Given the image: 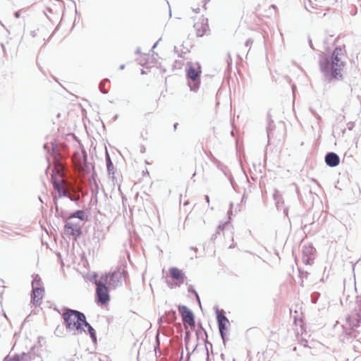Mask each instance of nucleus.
<instances>
[{"instance_id":"obj_1","label":"nucleus","mask_w":361,"mask_h":361,"mask_svg":"<svg viewBox=\"0 0 361 361\" xmlns=\"http://www.w3.org/2000/svg\"><path fill=\"white\" fill-rule=\"evenodd\" d=\"M343 54V47L336 46L330 56H326L324 53L319 55V71L325 81L331 82L343 79L342 71L346 63L341 58Z\"/></svg>"},{"instance_id":"obj_2","label":"nucleus","mask_w":361,"mask_h":361,"mask_svg":"<svg viewBox=\"0 0 361 361\" xmlns=\"http://www.w3.org/2000/svg\"><path fill=\"white\" fill-rule=\"evenodd\" d=\"M64 311L62 318L66 330L72 332L73 335L75 336L83 332L89 334L92 343H97L96 331L87 321L85 314L79 310L69 307H64Z\"/></svg>"},{"instance_id":"obj_3","label":"nucleus","mask_w":361,"mask_h":361,"mask_svg":"<svg viewBox=\"0 0 361 361\" xmlns=\"http://www.w3.org/2000/svg\"><path fill=\"white\" fill-rule=\"evenodd\" d=\"M197 68L192 62H188L186 68V78L188 85L191 91L196 92L200 85L201 66L199 63H196Z\"/></svg>"},{"instance_id":"obj_4","label":"nucleus","mask_w":361,"mask_h":361,"mask_svg":"<svg viewBox=\"0 0 361 361\" xmlns=\"http://www.w3.org/2000/svg\"><path fill=\"white\" fill-rule=\"evenodd\" d=\"M128 272L121 267L115 270L101 276L102 280L109 285L113 288H116L122 286L123 280L126 279Z\"/></svg>"},{"instance_id":"obj_5","label":"nucleus","mask_w":361,"mask_h":361,"mask_svg":"<svg viewBox=\"0 0 361 361\" xmlns=\"http://www.w3.org/2000/svg\"><path fill=\"white\" fill-rule=\"evenodd\" d=\"M216 318L218 325V329L219 331V334L222 339L223 343L226 345V342L228 341V328L230 326V322L228 319L224 314L220 312L218 307H216Z\"/></svg>"},{"instance_id":"obj_6","label":"nucleus","mask_w":361,"mask_h":361,"mask_svg":"<svg viewBox=\"0 0 361 361\" xmlns=\"http://www.w3.org/2000/svg\"><path fill=\"white\" fill-rule=\"evenodd\" d=\"M356 305L354 312L346 317V322L353 329L357 328L361 324V295L356 297Z\"/></svg>"},{"instance_id":"obj_7","label":"nucleus","mask_w":361,"mask_h":361,"mask_svg":"<svg viewBox=\"0 0 361 361\" xmlns=\"http://www.w3.org/2000/svg\"><path fill=\"white\" fill-rule=\"evenodd\" d=\"M110 301L109 288L104 281L99 283L95 290V302L97 304L106 305Z\"/></svg>"},{"instance_id":"obj_8","label":"nucleus","mask_w":361,"mask_h":361,"mask_svg":"<svg viewBox=\"0 0 361 361\" xmlns=\"http://www.w3.org/2000/svg\"><path fill=\"white\" fill-rule=\"evenodd\" d=\"M178 310L184 324H188L190 327L195 326V317L193 312L186 305H179Z\"/></svg>"},{"instance_id":"obj_9","label":"nucleus","mask_w":361,"mask_h":361,"mask_svg":"<svg viewBox=\"0 0 361 361\" xmlns=\"http://www.w3.org/2000/svg\"><path fill=\"white\" fill-rule=\"evenodd\" d=\"M171 277L175 281L173 284H170L168 282V286L171 288H173L174 286H180L187 279V276L185 275L183 271L175 267H171L169 270Z\"/></svg>"},{"instance_id":"obj_10","label":"nucleus","mask_w":361,"mask_h":361,"mask_svg":"<svg viewBox=\"0 0 361 361\" xmlns=\"http://www.w3.org/2000/svg\"><path fill=\"white\" fill-rule=\"evenodd\" d=\"M63 233L66 235L73 237L74 240H78L82 234V231L79 224H73L66 221L63 227Z\"/></svg>"},{"instance_id":"obj_11","label":"nucleus","mask_w":361,"mask_h":361,"mask_svg":"<svg viewBox=\"0 0 361 361\" xmlns=\"http://www.w3.org/2000/svg\"><path fill=\"white\" fill-rule=\"evenodd\" d=\"M195 334H196L197 340L202 339V341L204 343L205 348H206V351H207V361H209L208 345H209V346L212 348V344L210 342L206 341V340L208 338V334H207V331L202 326L201 322H198V323H197V329L195 331Z\"/></svg>"},{"instance_id":"obj_12","label":"nucleus","mask_w":361,"mask_h":361,"mask_svg":"<svg viewBox=\"0 0 361 361\" xmlns=\"http://www.w3.org/2000/svg\"><path fill=\"white\" fill-rule=\"evenodd\" d=\"M326 164L329 167H336L340 164L339 156L334 152H328L324 157Z\"/></svg>"},{"instance_id":"obj_13","label":"nucleus","mask_w":361,"mask_h":361,"mask_svg":"<svg viewBox=\"0 0 361 361\" xmlns=\"http://www.w3.org/2000/svg\"><path fill=\"white\" fill-rule=\"evenodd\" d=\"M33 294L31 296V302L35 306H39L44 292V288L40 286L39 288H32Z\"/></svg>"},{"instance_id":"obj_14","label":"nucleus","mask_w":361,"mask_h":361,"mask_svg":"<svg viewBox=\"0 0 361 361\" xmlns=\"http://www.w3.org/2000/svg\"><path fill=\"white\" fill-rule=\"evenodd\" d=\"M28 360H31L30 356L25 353H22L21 354L16 353L13 355L8 354L4 358L3 361H28Z\"/></svg>"},{"instance_id":"obj_15","label":"nucleus","mask_w":361,"mask_h":361,"mask_svg":"<svg viewBox=\"0 0 361 361\" xmlns=\"http://www.w3.org/2000/svg\"><path fill=\"white\" fill-rule=\"evenodd\" d=\"M105 159L108 175L110 178H112L114 179L115 174L114 166L107 150H106L105 153Z\"/></svg>"},{"instance_id":"obj_16","label":"nucleus","mask_w":361,"mask_h":361,"mask_svg":"<svg viewBox=\"0 0 361 361\" xmlns=\"http://www.w3.org/2000/svg\"><path fill=\"white\" fill-rule=\"evenodd\" d=\"M275 128V124L273 119L271 118V111L267 113V134L268 140H269L272 135V132Z\"/></svg>"},{"instance_id":"obj_17","label":"nucleus","mask_w":361,"mask_h":361,"mask_svg":"<svg viewBox=\"0 0 361 361\" xmlns=\"http://www.w3.org/2000/svg\"><path fill=\"white\" fill-rule=\"evenodd\" d=\"M165 314V317L166 318V321H167L168 324L173 323L176 321L177 314L174 310H171L168 312H166Z\"/></svg>"},{"instance_id":"obj_18","label":"nucleus","mask_w":361,"mask_h":361,"mask_svg":"<svg viewBox=\"0 0 361 361\" xmlns=\"http://www.w3.org/2000/svg\"><path fill=\"white\" fill-rule=\"evenodd\" d=\"M315 251H316V250L312 244H310L308 245H304L302 247V255H304V256L314 257Z\"/></svg>"},{"instance_id":"obj_19","label":"nucleus","mask_w":361,"mask_h":361,"mask_svg":"<svg viewBox=\"0 0 361 361\" xmlns=\"http://www.w3.org/2000/svg\"><path fill=\"white\" fill-rule=\"evenodd\" d=\"M85 212L84 210L78 209L73 212H71L68 216V219H71L77 218V219H80V221H83L85 219Z\"/></svg>"},{"instance_id":"obj_20","label":"nucleus","mask_w":361,"mask_h":361,"mask_svg":"<svg viewBox=\"0 0 361 361\" xmlns=\"http://www.w3.org/2000/svg\"><path fill=\"white\" fill-rule=\"evenodd\" d=\"M99 275L97 272H93L90 276L87 277V279L92 282V283L95 284L96 286L99 285V283H103L104 281L102 280L100 278V280H98Z\"/></svg>"},{"instance_id":"obj_21","label":"nucleus","mask_w":361,"mask_h":361,"mask_svg":"<svg viewBox=\"0 0 361 361\" xmlns=\"http://www.w3.org/2000/svg\"><path fill=\"white\" fill-rule=\"evenodd\" d=\"M109 82V80L105 78L102 80L99 84V89L102 94H107L109 90L105 87L106 85Z\"/></svg>"},{"instance_id":"obj_22","label":"nucleus","mask_w":361,"mask_h":361,"mask_svg":"<svg viewBox=\"0 0 361 361\" xmlns=\"http://www.w3.org/2000/svg\"><path fill=\"white\" fill-rule=\"evenodd\" d=\"M155 340H156V345H154V352L156 354L158 352L159 353V355H161V350H160V338H159V331H157V333L156 334Z\"/></svg>"},{"instance_id":"obj_23","label":"nucleus","mask_w":361,"mask_h":361,"mask_svg":"<svg viewBox=\"0 0 361 361\" xmlns=\"http://www.w3.org/2000/svg\"><path fill=\"white\" fill-rule=\"evenodd\" d=\"M40 286H42L41 285V279L37 275L36 277H34L32 281V288H39Z\"/></svg>"},{"instance_id":"obj_24","label":"nucleus","mask_w":361,"mask_h":361,"mask_svg":"<svg viewBox=\"0 0 361 361\" xmlns=\"http://www.w3.org/2000/svg\"><path fill=\"white\" fill-rule=\"evenodd\" d=\"M228 224H229V221H228L224 222V224L219 225L217 226L214 233H216V235H219L221 231H222L224 229L225 226H228Z\"/></svg>"},{"instance_id":"obj_25","label":"nucleus","mask_w":361,"mask_h":361,"mask_svg":"<svg viewBox=\"0 0 361 361\" xmlns=\"http://www.w3.org/2000/svg\"><path fill=\"white\" fill-rule=\"evenodd\" d=\"M314 257L312 256H304L302 255V261L306 264H310L313 261Z\"/></svg>"},{"instance_id":"obj_26","label":"nucleus","mask_w":361,"mask_h":361,"mask_svg":"<svg viewBox=\"0 0 361 361\" xmlns=\"http://www.w3.org/2000/svg\"><path fill=\"white\" fill-rule=\"evenodd\" d=\"M217 167H218V169H220V170L224 173V174L226 177H228V178L231 177V176H229V175L228 174V172H227V171H226L227 168H226L225 166H224V165H222L221 164L219 163V164H218Z\"/></svg>"},{"instance_id":"obj_27","label":"nucleus","mask_w":361,"mask_h":361,"mask_svg":"<svg viewBox=\"0 0 361 361\" xmlns=\"http://www.w3.org/2000/svg\"><path fill=\"white\" fill-rule=\"evenodd\" d=\"M51 183L53 185V187L54 188L55 190H58V189H60L61 186V183H60V181L58 180V179H53L51 180Z\"/></svg>"},{"instance_id":"obj_28","label":"nucleus","mask_w":361,"mask_h":361,"mask_svg":"<svg viewBox=\"0 0 361 361\" xmlns=\"http://www.w3.org/2000/svg\"><path fill=\"white\" fill-rule=\"evenodd\" d=\"M273 197L276 200V205L277 209H279V202L278 200V198L280 197V194L278 190H275V192L273 195Z\"/></svg>"},{"instance_id":"obj_29","label":"nucleus","mask_w":361,"mask_h":361,"mask_svg":"<svg viewBox=\"0 0 361 361\" xmlns=\"http://www.w3.org/2000/svg\"><path fill=\"white\" fill-rule=\"evenodd\" d=\"M56 190H57L59 196L60 197H68L66 192L64 190V189L62 187H61L60 189H58Z\"/></svg>"},{"instance_id":"obj_30","label":"nucleus","mask_w":361,"mask_h":361,"mask_svg":"<svg viewBox=\"0 0 361 361\" xmlns=\"http://www.w3.org/2000/svg\"><path fill=\"white\" fill-rule=\"evenodd\" d=\"M190 331H186L185 332V337H184V341H185V345H186V350H188V343L190 341Z\"/></svg>"},{"instance_id":"obj_31","label":"nucleus","mask_w":361,"mask_h":361,"mask_svg":"<svg viewBox=\"0 0 361 361\" xmlns=\"http://www.w3.org/2000/svg\"><path fill=\"white\" fill-rule=\"evenodd\" d=\"M309 110L311 112V114H312V116H314L315 117L316 119H317L318 121L322 120L321 116L317 114V112L312 107H310Z\"/></svg>"},{"instance_id":"obj_32","label":"nucleus","mask_w":361,"mask_h":361,"mask_svg":"<svg viewBox=\"0 0 361 361\" xmlns=\"http://www.w3.org/2000/svg\"><path fill=\"white\" fill-rule=\"evenodd\" d=\"M316 218H317V219H318V218H319V216H316V215H315V214H314V215H313V217H312V221L310 224H305V225L303 226V229H304V230H307L310 226H311V225L314 224V220L316 219Z\"/></svg>"},{"instance_id":"obj_33","label":"nucleus","mask_w":361,"mask_h":361,"mask_svg":"<svg viewBox=\"0 0 361 361\" xmlns=\"http://www.w3.org/2000/svg\"><path fill=\"white\" fill-rule=\"evenodd\" d=\"M298 270H299V277H300V278H307V276L309 274L307 271H301L300 269Z\"/></svg>"},{"instance_id":"obj_34","label":"nucleus","mask_w":361,"mask_h":361,"mask_svg":"<svg viewBox=\"0 0 361 361\" xmlns=\"http://www.w3.org/2000/svg\"><path fill=\"white\" fill-rule=\"evenodd\" d=\"M166 318L165 317V315L159 317V318L158 319V324H161L164 322L167 323V321H166Z\"/></svg>"},{"instance_id":"obj_35","label":"nucleus","mask_w":361,"mask_h":361,"mask_svg":"<svg viewBox=\"0 0 361 361\" xmlns=\"http://www.w3.org/2000/svg\"><path fill=\"white\" fill-rule=\"evenodd\" d=\"M188 293H192V294H193V295L197 292V291L195 290V289L194 288V287H193V286H192V285H189V286H188Z\"/></svg>"},{"instance_id":"obj_36","label":"nucleus","mask_w":361,"mask_h":361,"mask_svg":"<svg viewBox=\"0 0 361 361\" xmlns=\"http://www.w3.org/2000/svg\"><path fill=\"white\" fill-rule=\"evenodd\" d=\"M205 34V29L204 28L202 31L198 30L197 32V37H202Z\"/></svg>"},{"instance_id":"obj_37","label":"nucleus","mask_w":361,"mask_h":361,"mask_svg":"<svg viewBox=\"0 0 361 361\" xmlns=\"http://www.w3.org/2000/svg\"><path fill=\"white\" fill-rule=\"evenodd\" d=\"M354 126H355V124L353 122H349L347 123V127L349 130H352L353 129Z\"/></svg>"},{"instance_id":"obj_38","label":"nucleus","mask_w":361,"mask_h":361,"mask_svg":"<svg viewBox=\"0 0 361 361\" xmlns=\"http://www.w3.org/2000/svg\"><path fill=\"white\" fill-rule=\"evenodd\" d=\"M253 43V40L252 39H247L245 43V47H248Z\"/></svg>"},{"instance_id":"obj_39","label":"nucleus","mask_w":361,"mask_h":361,"mask_svg":"<svg viewBox=\"0 0 361 361\" xmlns=\"http://www.w3.org/2000/svg\"><path fill=\"white\" fill-rule=\"evenodd\" d=\"M161 38H159V39H158V41H157V42L154 44V45L152 46V49H150V51H154V49L157 47V45H158V44H159V41H161Z\"/></svg>"},{"instance_id":"obj_40","label":"nucleus","mask_w":361,"mask_h":361,"mask_svg":"<svg viewBox=\"0 0 361 361\" xmlns=\"http://www.w3.org/2000/svg\"><path fill=\"white\" fill-rule=\"evenodd\" d=\"M197 302L200 304V306L201 307V302H200V298L199 296V294L197 293V292H196L195 294H194Z\"/></svg>"},{"instance_id":"obj_41","label":"nucleus","mask_w":361,"mask_h":361,"mask_svg":"<svg viewBox=\"0 0 361 361\" xmlns=\"http://www.w3.org/2000/svg\"><path fill=\"white\" fill-rule=\"evenodd\" d=\"M197 302L200 304V306L201 307V302H200V298L199 296V294L197 293V292H196L195 294H194Z\"/></svg>"},{"instance_id":"obj_42","label":"nucleus","mask_w":361,"mask_h":361,"mask_svg":"<svg viewBox=\"0 0 361 361\" xmlns=\"http://www.w3.org/2000/svg\"><path fill=\"white\" fill-rule=\"evenodd\" d=\"M308 43L311 49H314L312 39L310 37H308Z\"/></svg>"},{"instance_id":"obj_43","label":"nucleus","mask_w":361,"mask_h":361,"mask_svg":"<svg viewBox=\"0 0 361 361\" xmlns=\"http://www.w3.org/2000/svg\"><path fill=\"white\" fill-rule=\"evenodd\" d=\"M51 150H52V151L56 150V148H57V145H56V142H51Z\"/></svg>"},{"instance_id":"obj_44","label":"nucleus","mask_w":361,"mask_h":361,"mask_svg":"<svg viewBox=\"0 0 361 361\" xmlns=\"http://www.w3.org/2000/svg\"><path fill=\"white\" fill-rule=\"evenodd\" d=\"M44 149L47 152V153H50V149L49 147L48 143H45L44 145Z\"/></svg>"},{"instance_id":"obj_45","label":"nucleus","mask_w":361,"mask_h":361,"mask_svg":"<svg viewBox=\"0 0 361 361\" xmlns=\"http://www.w3.org/2000/svg\"><path fill=\"white\" fill-rule=\"evenodd\" d=\"M145 151H146V148H145V145H140V152L143 154L145 152Z\"/></svg>"},{"instance_id":"obj_46","label":"nucleus","mask_w":361,"mask_h":361,"mask_svg":"<svg viewBox=\"0 0 361 361\" xmlns=\"http://www.w3.org/2000/svg\"><path fill=\"white\" fill-rule=\"evenodd\" d=\"M13 16L16 18H20V11H15Z\"/></svg>"},{"instance_id":"obj_47","label":"nucleus","mask_w":361,"mask_h":361,"mask_svg":"<svg viewBox=\"0 0 361 361\" xmlns=\"http://www.w3.org/2000/svg\"><path fill=\"white\" fill-rule=\"evenodd\" d=\"M216 237H217L216 233L212 234V235L211 236L210 240L212 242L216 240Z\"/></svg>"},{"instance_id":"obj_48","label":"nucleus","mask_w":361,"mask_h":361,"mask_svg":"<svg viewBox=\"0 0 361 361\" xmlns=\"http://www.w3.org/2000/svg\"><path fill=\"white\" fill-rule=\"evenodd\" d=\"M345 86H346V88H347L348 91L352 92L353 89H352L351 85L350 84H347Z\"/></svg>"},{"instance_id":"obj_49","label":"nucleus","mask_w":361,"mask_h":361,"mask_svg":"<svg viewBox=\"0 0 361 361\" xmlns=\"http://www.w3.org/2000/svg\"><path fill=\"white\" fill-rule=\"evenodd\" d=\"M233 207V202H231L230 203V207L231 209H229V211L228 212V214H232V207Z\"/></svg>"},{"instance_id":"obj_50","label":"nucleus","mask_w":361,"mask_h":361,"mask_svg":"<svg viewBox=\"0 0 361 361\" xmlns=\"http://www.w3.org/2000/svg\"><path fill=\"white\" fill-rule=\"evenodd\" d=\"M288 208L286 207V208H285V209H284V210H283V213H284L287 216H288ZM288 219L290 220V218H289V217H288Z\"/></svg>"},{"instance_id":"obj_51","label":"nucleus","mask_w":361,"mask_h":361,"mask_svg":"<svg viewBox=\"0 0 361 361\" xmlns=\"http://www.w3.org/2000/svg\"><path fill=\"white\" fill-rule=\"evenodd\" d=\"M141 53V49L140 47H138L136 51H135V54H140Z\"/></svg>"},{"instance_id":"obj_52","label":"nucleus","mask_w":361,"mask_h":361,"mask_svg":"<svg viewBox=\"0 0 361 361\" xmlns=\"http://www.w3.org/2000/svg\"><path fill=\"white\" fill-rule=\"evenodd\" d=\"M204 199L207 201V202L209 204V195H204Z\"/></svg>"},{"instance_id":"obj_53","label":"nucleus","mask_w":361,"mask_h":361,"mask_svg":"<svg viewBox=\"0 0 361 361\" xmlns=\"http://www.w3.org/2000/svg\"><path fill=\"white\" fill-rule=\"evenodd\" d=\"M30 35L32 37H35L36 36V31H31Z\"/></svg>"},{"instance_id":"obj_54","label":"nucleus","mask_w":361,"mask_h":361,"mask_svg":"<svg viewBox=\"0 0 361 361\" xmlns=\"http://www.w3.org/2000/svg\"><path fill=\"white\" fill-rule=\"evenodd\" d=\"M178 123H175L173 124V130H176L178 128Z\"/></svg>"},{"instance_id":"obj_55","label":"nucleus","mask_w":361,"mask_h":361,"mask_svg":"<svg viewBox=\"0 0 361 361\" xmlns=\"http://www.w3.org/2000/svg\"><path fill=\"white\" fill-rule=\"evenodd\" d=\"M183 351L182 350V352L180 353V357L179 361H183Z\"/></svg>"},{"instance_id":"obj_56","label":"nucleus","mask_w":361,"mask_h":361,"mask_svg":"<svg viewBox=\"0 0 361 361\" xmlns=\"http://www.w3.org/2000/svg\"><path fill=\"white\" fill-rule=\"evenodd\" d=\"M118 114H116L114 117H113V121H115L118 119Z\"/></svg>"},{"instance_id":"obj_57","label":"nucleus","mask_w":361,"mask_h":361,"mask_svg":"<svg viewBox=\"0 0 361 361\" xmlns=\"http://www.w3.org/2000/svg\"><path fill=\"white\" fill-rule=\"evenodd\" d=\"M124 68H125V65H124V64H121V65L119 66L118 69H119V70H123V69H124Z\"/></svg>"},{"instance_id":"obj_58","label":"nucleus","mask_w":361,"mask_h":361,"mask_svg":"<svg viewBox=\"0 0 361 361\" xmlns=\"http://www.w3.org/2000/svg\"><path fill=\"white\" fill-rule=\"evenodd\" d=\"M190 249L195 251L197 250V248L196 247H191Z\"/></svg>"},{"instance_id":"obj_59","label":"nucleus","mask_w":361,"mask_h":361,"mask_svg":"<svg viewBox=\"0 0 361 361\" xmlns=\"http://www.w3.org/2000/svg\"><path fill=\"white\" fill-rule=\"evenodd\" d=\"M54 199H55V202H56V209H58V206H57V197H54Z\"/></svg>"},{"instance_id":"obj_60","label":"nucleus","mask_w":361,"mask_h":361,"mask_svg":"<svg viewBox=\"0 0 361 361\" xmlns=\"http://www.w3.org/2000/svg\"><path fill=\"white\" fill-rule=\"evenodd\" d=\"M210 0H205V3H204V7L206 8V4Z\"/></svg>"},{"instance_id":"obj_61","label":"nucleus","mask_w":361,"mask_h":361,"mask_svg":"<svg viewBox=\"0 0 361 361\" xmlns=\"http://www.w3.org/2000/svg\"><path fill=\"white\" fill-rule=\"evenodd\" d=\"M3 315L4 317H6L8 319L7 315L6 314V313L4 312H3Z\"/></svg>"},{"instance_id":"obj_62","label":"nucleus","mask_w":361,"mask_h":361,"mask_svg":"<svg viewBox=\"0 0 361 361\" xmlns=\"http://www.w3.org/2000/svg\"><path fill=\"white\" fill-rule=\"evenodd\" d=\"M245 199V194L244 193L243 197H242V201H243V200Z\"/></svg>"},{"instance_id":"obj_63","label":"nucleus","mask_w":361,"mask_h":361,"mask_svg":"<svg viewBox=\"0 0 361 361\" xmlns=\"http://www.w3.org/2000/svg\"><path fill=\"white\" fill-rule=\"evenodd\" d=\"M143 173L145 174H149V171L147 170L146 172L145 171H143Z\"/></svg>"},{"instance_id":"obj_64","label":"nucleus","mask_w":361,"mask_h":361,"mask_svg":"<svg viewBox=\"0 0 361 361\" xmlns=\"http://www.w3.org/2000/svg\"><path fill=\"white\" fill-rule=\"evenodd\" d=\"M143 173L145 174H149V171L147 170L146 172L145 171H143Z\"/></svg>"}]
</instances>
